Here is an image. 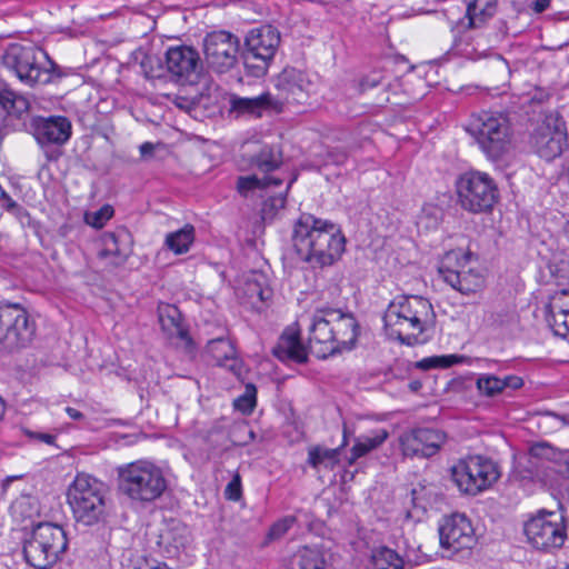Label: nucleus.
Wrapping results in <instances>:
<instances>
[{
  "label": "nucleus",
  "mask_w": 569,
  "mask_h": 569,
  "mask_svg": "<svg viewBox=\"0 0 569 569\" xmlns=\"http://www.w3.org/2000/svg\"><path fill=\"white\" fill-rule=\"evenodd\" d=\"M345 242L340 228L329 220L302 213L295 223L293 248L313 268L333 264L345 251Z\"/></svg>",
  "instance_id": "1"
},
{
  "label": "nucleus",
  "mask_w": 569,
  "mask_h": 569,
  "mask_svg": "<svg viewBox=\"0 0 569 569\" xmlns=\"http://www.w3.org/2000/svg\"><path fill=\"white\" fill-rule=\"evenodd\" d=\"M309 333L311 347L319 346L318 357L327 358L355 346L359 325L351 313L322 306L312 313Z\"/></svg>",
  "instance_id": "2"
},
{
  "label": "nucleus",
  "mask_w": 569,
  "mask_h": 569,
  "mask_svg": "<svg viewBox=\"0 0 569 569\" xmlns=\"http://www.w3.org/2000/svg\"><path fill=\"white\" fill-rule=\"evenodd\" d=\"M430 301L421 296H401L388 306L383 322L390 337L407 346L420 343V336L435 322Z\"/></svg>",
  "instance_id": "3"
},
{
  "label": "nucleus",
  "mask_w": 569,
  "mask_h": 569,
  "mask_svg": "<svg viewBox=\"0 0 569 569\" xmlns=\"http://www.w3.org/2000/svg\"><path fill=\"white\" fill-rule=\"evenodd\" d=\"M468 130L491 161L503 160L515 147L513 124L506 112L481 111L472 117Z\"/></svg>",
  "instance_id": "4"
},
{
  "label": "nucleus",
  "mask_w": 569,
  "mask_h": 569,
  "mask_svg": "<svg viewBox=\"0 0 569 569\" xmlns=\"http://www.w3.org/2000/svg\"><path fill=\"white\" fill-rule=\"evenodd\" d=\"M106 486L87 473H78L67 491L68 503L77 522L93 526L103 521L106 511Z\"/></svg>",
  "instance_id": "5"
},
{
  "label": "nucleus",
  "mask_w": 569,
  "mask_h": 569,
  "mask_svg": "<svg viewBox=\"0 0 569 569\" xmlns=\"http://www.w3.org/2000/svg\"><path fill=\"white\" fill-rule=\"evenodd\" d=\"M68 540L62 527L51 522L38 523L24 541L26 561L36 569L52 567L67 550Z\"/></svg>",
  "instance_id": "6"
},
{
  "label": "nucleus",
  "mask_w": 569,
  "mask_h": 569,
  "mask_svg": "<svg viewBox=\"0 0 569 569\" xmlns=\"http://www.w3.org/2000/svg\"><path fill=\"white\" fill-rule=\"evenodd\" d=\"M43 61L53 67L44 51L34 46L11 43L2 56V63L12 70L17 78L29 87L46 84L52 80V71L43 66Z\"/></svg>",
  "instance_id": "7"
},
{
  "label": "nucleus",
  "mask_w": 569,
  "mask_h": 569,
  "mask_svg": "<svg viewBox=\"0 0 569 569\" xmlns=\"http://www.w3.org/2000/svg\"><path fill=\"white\" fill-rule=\"evenodd\" d=\"M456 188L460 206L473 213L491 210L499 197L493 179L480 171H469L460 176Z\"/></svg>",
  "instance_id": "8"
},
{
  "label": "nucleus",
  "mask_w": 569,
  "mask_h": 569,
  "mask_svg": "<svg viewBox=\"0 0 569 569\" xmlns=\"http://www.w3.org/2000/svg\"><path fill=\"white\" fill-rule=\"evenodd\" d=\"M499 476L497 465L481 456H469L451 467V478L458 489L471 496L491 487Z\"/></svg>",
  "instance_id": "9"
},
{
  "label": "nucleus",
  "mask_w": 569,
  "mask_h": 569,
  "mask_svg": "<svg viewBox=\"0 0 569 569\" xmlns=\"http://www.w3.org/2000/svg\"><path fill=\"white\" fill-rule=\"evenodd\" d=\"M244 66L256 78L266 74L280 46V32L272 26L266 24L252 29L246 37Z\"/></svg>",
  "instance_id": "10"
},
{
  "label": "nucleus",
  "mask_w": 569,
  "mask_h": 569,
  "mask_svg": "<svg viewBox=\"0 0 569 569\" xmlns=\"http://www.w3.org/2000/svg\"><path fill=\"white\" fill-rule=\"evenodd\" d=\"M36 333V322L19 303L0 305V348L13 351L26 348Z\"/></svg>",
  "instance_id": "11"
},
{
  "label": "nucleus",
  "mask_w": 569,
  "mask_h": 569,
  "mask_svg": "<svg viewBox=\"0 0 569 569\" xmlns=\"http://www.w3.org/2000/svg\"><path fill=\"white\" fill-rule=\"evenodd\" d=\"M438 272L446 283L462 295L476 293L485 286L481 270L472 264L470 254L460 251L448 252Z\"/></svg>",
  "instance_id": "12"
},
{
  "label": "nucleus",
  "mask_w": 569,
  "mask_h": 569,
  "mask_svg": "<svg viewBox=\"0 0 569 569\" xmlns=\"http://www.w3.org/2000/svg\"><path fill=\"white\" fill-rule=\"evenodd\" d=\"M529 146L546 161H551L562 153L567 146V129L558 112L545 114L530 133Z\"/></svg>",
  "instance_id": "13"
},
{
  "label": "nucleus",
  "mask_w": 569,
  "mask_h": 569,
  "mask_svg": "<svg viewBox=\"0 0 569 569\" xmlns=\"http://www.w3.org/2000/svg\"><path fill=\"white\" fill-rule=\"evenodd\" d=\"M528 541L539 550L560 548L567 539L565 517L557 511H539L525 523Z\"/></svg>",
  "instance_id": "14"
},
{
  "label": "nucleus",
  "mask_w": 569,
  "mask_h": 569,
  "mask_svg": "<svg viewBox=\"0 0 569 569\" xmlns=\"http://www.w3.org/2000/svg\"><path fill=\"white\" fill-rule=\"evenodd\" d=\"M203 52L209 69L226 73L238 61L239 39L228 31H212L203 40Z\"/></svg>",
  "instance_id": "15"
},
{
  "label": "nucleus",
  "mask_w": 569,
  "mask_h": 569,
  "mask_svg": "<svg viewBox=\"0 0 569 569\" xmlns=\"http://www.w3.org/2000/svg\"><path fill=\"white\" fill-rule=\"evenodd\" d=\"M167 71L181 84H194L202 73L199 52L192 47L170 48L166 54Z\"/></svg>",
  "instance_id": "16"
},
{
  "label": "nucleus",
  "mask_w": 569,
  "mask_h": 569,
  "mask_svg": "<svg viewBox=\"0 0 569 569\" xmlns=\"http://www.w3.org/2000/svg\"><path fill=\"white\" fill-rule=\"evenodd\" d=\"M563 463V453L547 442L530 447L529 468L533 478L545 486H553Z\"/></svg>",
  "instance_id": "17"
},
{
  "label": "nucleus",
  "mask_w": 569,
  "mask_h": 569,
  "mask_svg": "<svg viewBox=\"0 0 569 569\" xmlns=\"http://www.w3.org/2000/svg\"><path fill=\"white\" fill-rule=\"evenodd\" d=\"M446 439L441 430L417 428L400 437V446L406 457L429 458L441 449Z\"/></svg>",
  "instance_id": "18"
},
{
  "label": "nucleus",
  "mask_w": 569,
  "mask_h": 569,
  "mask_svg": "<svg viewBox=\"0 0 569 569\" xmlns=\"http://www.w3.org/2000/svg\"><path fill=\"white\" fill-rule=\"evenodd\" d=\"M440 545L455 552L470 549L475 543V531L470 520L461 513L446 517L439 527Z\"/></svg>",
  "instance_id": "19"
},
{
  "label": "nucleus",
  "mask_w": 569,
  "mask_h": 569,
  "mask_svg": "<svg viewBox=\"0 0 569 569\" xmlns=\"http://www.w3.org/2000/svg\"><path fill=\"white\" fill-rule=\"evenodd\" d=\"M33 136L39 144H63L71 136V123L64 117H37L31 121Z\"/></svg>",
  "instance_id": "20"
},
{
  "label": "nucleus",
  "mask_w": 569,
  "mask_h": 569,
  "mask_svg": "<svg viewBox=\"0 0 569 569\" xmlns=\"http://www.w3.org/2000/svg\"><path fill=\"white\" fill-rule=\"evenodd\" d=\"M229 103L230 112L237 117L250 116L261 118L267 111H281V103L270 92H263L252 98L231 94Z\"/></svg>",
  "instance_id": "21"
},
{
  "label": "nucleus",
  "mask_w": 569,
  "mask_h": 569,
  "mask_svg": "<svg viewBox=\"0 0 569 569\" xmlns=\"http://www.w3.org/2000/svg\"><path fill=\"white\" fill-rule=\"evenodd\" d=\"M118 495L131 502L142 501V461L137 460L117 467Z\"/></svg>",
  "instance_id": "22"
},
{
  "label": "nucleus",
  "mask_w": 569,
  "mask_h": 569,
  "mask_svg": "<svg viewBox=\"0 0 569 569\" xmlns=\"http://www.w3.org/2000/svg\"><path fill=\"white\" fill-rule=\"evenodd\" d=\"M101 248L98 257L102 260H109L110 264H121L131 253L132 240L126 229H118L114 232L102 234Z\"/></svg>",
  "instance_id": "23"
},
{
  "label": "nucleus",
  "mask_w": 569,
  "mask_h": 569,
  "mask_svg": "<svg viewBox=\"0 0 569 569\" xmlns=\"http://www.w3.org/2000/svg\"><path fill=\"white\" fill-rule=\"evenodd\" d=\"M273 355L283 362L306 363L308 361V350L301 342L299 332L289 329L279 338Z\"/></svg>",
  "instance_id": "24"
},
{
  "label": "nucleus",
  "mask_w": 569,
  "mask_h": 569,
  "mask_svg": "<svg viewBox=\"0 0 569 569\" xmlns=\"http://www.w3.org/2000/svg\"><path fill=\"white\" fill-rule=\"evenodd\" d=\"M158 316L162 330L170 338L180 339L187 348L192 347V339L190 338L188 330L183 327L181 313L176 306L160 303L158 307Z\"/></svg>",
  "instance_id": "25"
},
{
  "label": "nucleus",
  "mask_w": 569,
  "mask_h": 569,
  "mask_svg": "<svg viewBox=\"0 0 569 569\" xmlns=\"http://www.w3.org/2000/svg\"><path fill=\"white\" fill-rule=\"evenodd\" d=\"M309 81L303 72L295 68H286L278 77L277 88L288 102H300L305 97Z\"/></svg>",
  "instance_id": "26"
},
{
  "label": "nucleus",
  "mask_w": 569,
  "mask_h": 569,
  "mask_svg": "<svg viewBox=\"0 0 569 569\" xmlns=\"http://www.w3.org/2000/svg\"><path fill=\"white\" fill-rule=\"evenodd\" d=\"M207 350L218 366L230 370L237 377L241 376L242 362L236 357L231 341L224 338L212 339L208 342Z\"/></svg>",
  "instance_id": "27"
},
{
  "label": "nucleus",
  "mask_w": 569,
  "mask_h": 569,
  "mask_svg": "<svg viewBox=\"0 0 569 569\" xmlns=\"http://www.w3.org/2000/svg\"><path fill=\"white\" fill-rule=\"evenodd\" d=\"M497 6V0H471L460 24L467 30L483 27L496 14Z\"/></svg>",
  "instance_id": "28"
},
{
  "label": "nucleus",
  "mask_w": 569,
  "mask_h": 569,
  "mask_svg": "<svg viewBox=\"0 0 569 569\" xmlns=\"http://www.w3.org/2000/svg\"><path fill=\"white\" fill-rule=\"evenodd\" d=\"M157 541L159 546L163 545L168 552L178 551L184 548L191 541V531L189 527L180 520L171 519L166 529L159 536Z\"/></svg>",
  "instance_id": "29"
},
{
  "label": "nucleus",
  "mask_w": 569,
  "mask_h": 569,
  "mask_svg": "<svg viewBox=\"0 0 569 569\" xmlns=\"http://www.w3.org/2000/svg\"><path fill=\"white\" fill-rule=\"evenodd\" d=\"M388 437L389 433L386 429H377L371 431L369 435L358 437L351 448L350 456L347 459L348 463L350 466L353 465L357 459L380 447Z\"/></svg>",
  "instance_id": "30"
},
{
  "label": "nucleus",
  "mask_w": 569,
  "mask_h": 569,
  "mask_svg": "<svg viewBox=\"0 0 569 569\" xmlns=\"http://www.w3.org/2000/svg\"><path fill=\"white\" fill-rule=\"evenodd\" d=\"M167 489L162 470L150 462H144V501L159 498Z\"/></svg>",
  "instance_id": "31"
},
{
  "label": "nucleus",
  "mask_w": 569,
  "mask_h": 569,
  "mask_svg": "<svg viewBox=\"0 0 569 569\" xmlns=\"http://www.w3.org/2000/svg\"><path fill=\"white\" fill-rule=\"evenodd\" d=\"M40 513V505L36 497L21 495L10 506V515L17 522L31 520Z\"/></svg>",
  "instance_id": "32"
},
{
  "label": "nucleus",
  "mask_w": 569,
  "mask_h": 569,
  "mask_svg": "<svg viewBox=\"0 0 569 569\" xmlns=\"http://www.w3.org/2000/svg\"><path fill=\"white\" fill-rule=\"evenodd\" d=\"M289 569H325V559L320 551L302 547L291 556Z\"/></svg>",
  "instance_id": "33"
},
{
  "label": "nucleus",
  "mask_w": 569,
  "mask_h": 569,
  "mask_svg": "<svg viewBox=\"0 0 569 569\" xmlns=\"http://www.w3.org/2000/svg\"><path fill=\"white\" fill-rule=\"evenodd\" d=\"M0 107L9 116L18 119L29 111V101L26 97L8 88H0Z\"/></svg>",
  "instance_id": "34"
},
{
  "label": "nucleus",
  "mask_w": 569,
  "mask_h": 569,
  "mask_svg": "<svg viewBox=\"0 0 569 569\" xmlns=\"http://www.w3.org/2000/svg\"><path fill=\"white\" fill-rule=\"evenodd\" d=\"M546 320L556 336L569 337V309L563 305H548Z\"/></svg>",
  "instance_id": "35"
},
{
  "label": "nucleus",
  "mask_w": 569,
  "mask_h": 569,
  "mask_svg": "<svg viewBox=\"0 0 569 569\" xmlns=\"http://www.w3.org/2000/svg\"><path fill=\"white\" fill-rule=\"evenodd\" d=\"M340 448L329 449L321 446H315L308 450V463L318 469H333L339 462Z\"/></svg>",
  "instance_id": "36"
},
{
  "label": "nucleus",
  "mask_w": 569,
  "mask_h": 569,
  "mask_svg": "<svg viewBox=\"0 0 569 569\" xmlns=\"http://www.w3.org/2000/svg\"><path fill=\"white\" fill-rule=\"evenodd\" d=\"M194 241V228L184 224L181 229L170 232L166 237V246L176 254L186 253Z\"/></svg>",
  "instance_id": "37"
},
{
  "label": "nucleus",
  "mask_w": 569,
  "mask_h": 569,
  "mask_svg": "<svg viewBox=\"0 0 569 569\" xmlns=\"http://www.w3.org/2000/svg\"><path fill=\"white\" fill-rule=\"evenodd\" d=\"M282 180L279 178L263 177L258 178L257 176L239 177L237 181V189L243 197H248L251 191L261 190L269 186L279 187Z\"/></svg>",
  "instance_id": "38"
},
{
  "label": "nucleus",
  "mask_w": 569,
  "mask_h": 569,
  "mask_svg": "<svg viewBox=\"0 0 569 569\" xmlns=\"http://www.w3.org/2000/svg\"><path fill=\"white\" fill-rule=\"evenodd\" d=\"M264 283L266 277L263 273L252 272L246 280L244 293L252 300L267 301L271 296V291Z\"/></svg>",
  "instance_id": "39"
},
{
  "label": "nucleus",
  "mask_w": 569,
  "mask_h": 569,
  "mask_svg": "<svg viewBox=\"0 0 569 569\" xmlns=\"http://www.w3.org/2000/svg\"><path fill=\"white\" fill-rule=\"evenodd\" d=\"M253 163L260 171L271 172L281 166V152L273 147L264 146L254 157Z\"/></svg>",
  "instance_id": "40"
},
{
  "label": "nucleus",
  "mask_w": 569,
  "mask_h": 569,
  "mask_svg": "<svg viewBox=\"0 0 569 569\" xmlns=\"http://www.w3.org/2000/svg\"><path fill=\"white\" fill-rule=\"evenodd\" d=\"M403 560L389 548H380L371 557L370 569H402Z\"/></svg>",
  "instance_id": "41"
},
{
  "label": "nucleus",
  "mask_w": 569,
  "mask_h": 569,
  "mask_svg": "<svg viewBox=\"0 0 569 569\" xmlns=\"http://www.w3.org/2000/svg\"><path fill=\"white\" fill-rule=\"evenodd\" d=\"M465 357L458 355H443L423 358L417 362V368L430 370L435 368H449L453 365L463 362Z\"/></svg>",
  "instance_id": "42"
},
{
  "label": "nucleus",
  "mask_w": 569,
  "mask_h": 569,
  "mask_svg": "<svg viewBox=\"0 0 569 569\" xmlns=\"http://www.w3.org/2000/svg\"><path fill=\"white\" fill-rule=\"evenodd\" d=\"M476 386L479 392L486 397H495L503 391L501 379L493 375H480Z\"/></svg>",
  "instance_id": "43"
},
{
  "label": "nucleus",
  "mask_w": 569,
  "mask_h": 569,
  "mask_svg": "<svg viewBox=\"0 0 569 569\" xmlns=\"http://www.w3.org/2000/svg\"><path fill=\"white\" fill-rule=\"evenodd\" d=\"M113 212V208L110 204H104L96 211L86 212L84 221L93 228H102L112 218Z\"/></svg>",
  "instance_id": "44"
},
{
  "label": "nucleus",
  "mask_w": 569,
  "mask_h": 569,
  "mask_svg": "<svg viewBox=\"0 0 569 569\" xmlns=\"http://www.w3.org/2000/svg\"><path fill=\"white\" fill-rule=\"evenodd\" d=\"M296 522V517L293 516H287L278 521H276L269 532H268V538L270 540H276V539H279L281 538L282 536H284L288 530L293 526V523Z\"/></svg>",
  "instance_id": "45"
},
{
  "label": "nucleus",
  "mask_w": 569,
  "mask_h": 569,
  "mask_svg": "<svg viewBox=\"0 0 569 569\" xmlns=\"http://www.w3.org/2000/svg\"><path fill=\"white\" fill-rule=\"evenodd\" d=\"M224 497L231 501H238L242 497L241 477L238 472L233 473L232 479L224 489Z\"/></svg>",
  "instance_id": "46"
},
{
  "label": "nucleus",
  "mask_w": 569,
  "mask_h": 569,
  "mask_svg": "<svg viewBox=\"0 0 569 569\" xmlns=\"http://www.w3.org/2000/svg\"><path fill=\"white\" fill-rule=\"evenodd\" d=\"M163 67L162 59L144 54V76L150 78H160Z\"/></svg>",
  "instance_id": "47"
},
{
  "label": "nucleus",
  "mask_w": 569,
  "mask_h": 569,
  "mask_svg": "<svg viewBox=\"0 0 569 569\" xmlns=\"http://www.w3.org/2000/svg\"><path fill=\"white\" fill-rule=\"evenodd\" d=\"M256 392L253 385H247L244 395L237 399L236 406L251 411L256 407Z\"/></svg>",
  "instance_id": "48"
},
{
  "label": "nucleus",
  "mask_w": 569,
  "mask_h": 569,
  "mask_svg": "<svg viewBox=\"0 0 569 569\" xmlns=\"http://www.w3.org/2000/svg\"><path fill=\"white\" fill-rule=\"evenodd\" d=\"M172 103L180 110L190 113L197 106L198 101L194 98H188L181 94H177Z\"/></svg>",
  "instance_id": "49"
},
{
  "label": "nucleus",
  "mask_w": 569,
  "mask_h": 569,
  "mask_svg": "<svg viewBox=\"0 0 569 569\" xmlns=\"http://www.w3.org/2000/svg\"><path fill=\"white\" fill-rule=\"evenodd\" d=\"M140 556L133 555L131 551L123 553L122 567L123 569H141Z\"/></svg>",
  "instance_id": "50"
},
{
  "label": "nucleus",
  "mask_w": 569,
  "mask_h": 569,
  "mask_svg": "<svg viewBox=\"0 0 569 569\" xmlns=\"http://www.w3.org/2000/svg\"><path fill=\"white\" fill-rule=\"evenodd\" d=\"M501 382L503 385V390L507 388H510L512 390L520 389L523 386L522 378L518 376H507L503 379H501Z\"/></svg>",
  "instance_id": "51"
},
{
  "label": "nucleus",
  "mask_w": 569,
  "mask_h": 569,
  "mask_svg": "<svg viewBox=\"0 0 569 569\" xmlns=\"http://www.w3.org/2000/svg\"><path fill=\"white\" fill-rule=\"evenodd\" d=\"M26 433L30 438H34V439L42 441L44 443H48V445H52L54 442V436L49 435V433L32 432V431H26Z\"/></svg>",
  "instance_id": "52"
},
{
  "label": "nucleus",
  "mask_w": 569,
  "mask_h": 569,
  "mask_svg": "<svg viewBox=\"0 0 569 569\" xmlns=\"http://www.w3.org/2000/svg\"><path fill=\"white\" fill-rule=\"evenodd\" d=\"M557 303H561L565 306V309H569V292L563 290L560 293L556 295L549 305Z\"/></svg>",
  "instance_id": "53"
},
{
  "label": "nucleus",
  "mask_w": 569,
  "mask_h": 569,
  "mask_svg": "<svg viewBox=\"0 0 569 569\" xmlns=\"http://www.w3.org/2000/svg\"><path fill=\"white\" fill-rule=\"evenodd\" d=\"M530 7L536 13H541L550 7V0H533Z\"/></svg>",
  "instance_id": "54"
},
{
  "label": "nucleus",
  "mask_w": 569,
  "mask_h": 569,
  "mask_svg": "<svg viewBox=\"0 0 569 569\" xmlns=\"http://www.w3.org/2000/svg\"><path fill=\"white\" fill-rule=\"evenodd\" d=\"M119 437L124 441L123 443L126 446L136 445L139 442L140 439V432H133L129 435H119Z\"/></svg>",
  "instance_id": "55"
},
{
  "label": "nucleus",
  "mask_w": 569,
  "mask_h": 569,
  "mask_svg": "<svg viewBox=\"0 0 569 569\" xmlns=\"http://www.w3.org/2000/svg\"><path fill=\"white\" fill-rule=\"evenodd\" d=\"M66 412L73 420H82L84 418V415L81 411L72 407H67Z\"/></svg>",
  "instance_id": "56"
},
{
  "label": "nucleus",
  "mask_w": 569,
  "mask_h": 569,
  "mask_svg": "<svg viewBox=\"0 0 569 569\" xmlns=\"http://www.w3.org/2000/svg\"><path fill=\"white\" fill-rule=\"evenodd\" d=\"M152 148H153L152 143H150V142H144V147H143L144 156H146V154H148V153H151Z\"/></svg>",
  "instance_id": "57"
},
{
  "label": "nucleus",
  "mask_w": 569,
  "mask_h": 569,
  "mask_svg": "<svg viewBox=\"0 0 569 569\" xmlns=\"http://www.w3.org/2000/svg\"><path fill=\"white\" fill-rule=\"evenodd\" d=\"M4 411H6V406H4V401L2 400V398L0 397V419H2L3 415H4Z\"/></svg>",
  "instance_id": "58"
},
{
  "label": "nucleus",
  "mask_w": 569,
  "mask_h": 569,
  "mask_svg": "<svg viewBox=\"0 0 569 569\" xmlns=\"http://www.w3.org/2000/svg\"><path fill=\"white\" fill-rule=\"evenodd\" d=\"M150 569H170L166 563H157L156 566L150 567Z\"/></svg>",
  "instance_id": "59"
},
{
  "label": "nucleus",
  "mask_w": 569,
  "mask_h": 569,
  "mask_svg": "<svg viewBox=\"0 0 569 569\" xmlns=\"http://www.w3.org/2000/svg\"><path fill=\"white\" fill-rule=\"evenodd\" d=\"M419 388H420V382H419V381H412V382L410 383V389H411V390H415V391H416V390H418Z\"/></svg>",
  "instance_id": "60"
},
{
  "label": "nucleus",
  "mask_w": 569,
  "mask_h": 569,
  "mask_svg": "<svg viewBox=\"0 0 569 569\" xmlns=\"http://www.w3.org/2000/svg\"><path fill=\"white\" fill-rule=\"evenodd\" d=\"M347 443H348V440H347V428L345 427L343 428V441H342L341 447H345Z\"/></svg>",
  "instance_id": "61"
},
{
  "label": "nucleus",
  "mask_w": 569,
  "mask_h": 569,
  "mask_svg": "<svg viewBox=\"0 0 569 569\" xmlns=\"http://www.w3.org/2000/svg\"><path fill=\"white\" fill-rule=\"evenodd\" d=\"M563 231H565L566 237L569 240V220L566 222Z\"/></svg>",
  "instance_id": "62"
},
{
  "label": "nucleus",
  "mask_w": 569,
  "mask_h": 569,
  "mask_svg": "<svg viewBox=\"0 0 569 569\" xmlns=\"http://www.w3.org/2000/svg\"><path fill=\"white\" fill-rule=\"evenodd\" d=\"M148 19L150 20L151 24H150V29L152 30L154 28V24H156V21L151 18V17H148Z\"/></svg>",
  "instance_id": "63"
},
{
  "label": "nucleus",
  "mask_w": 569,
  "mask_h": 569,
  "mask_svg": "<svg viewBox=\"0 0 569 569\" xmlns=\"http://www.w3.org/2000/svg\"><path fill=\"white\" fill-rule=\"evenodd\" d=\"M278 201H279L280 207H283V204H284V198H279V199H278Z\"/></svg>",
  "instance_id": "64"
}]
</instances>
